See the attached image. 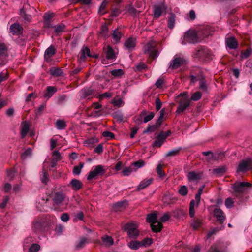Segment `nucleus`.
<instances>
[{"label":"nucleus","instance_id":"a211bd4d","mask_svg":"<svg viewBox=\"0 0 252 252\" xmlns=\"http://www.w3.org/2000/svg\"><path fill=\"white\" fill-rule=\"evenodd\" d=\"M202 174L199 172L194 171L190 172L187 175V177L189 181H195L201 177Z\"/></svg>","mask_w":252,"mask_h":252},{"label":"nucleus","instance_id":"8fccbe9b","mask_svg":"<svg viewBox=\"0 0 252 252\" xmlns=\"http://www.w3.org/2000/svg\"><path fill=\"white\" fill-rule=\"evenodd\" d=\"M32 154V150L31 148H28L21 155V158L22 159H25L30 156Z\"/></svg>","mask_w":252,"mask_h":252},{"label":"nucleus","instance_id":"f704fd0d","mask_svg":"<svg viewBox=\"0 0 252 252\" xmlns=\"http://www.w3.org/2000/svg\"><path fill=\"white\" fill-rule=\"evenodd\" d=\"M136 169H133V168L131 167H126L124 168L122 171V173L124 176H129L132 172L136 171Z\"/></svg>","mask_w":252,"mask_h":252},{"label":"nucleus","instance_id":"72a5a7b5","mask_svg":"<svg viewBox=\"0 0 252 252\" xmlns=\"http://www.w3.org/2000/svg\"><path fill=\"white\" fill-rule=\"evenodd\" d=\"M35 241V238L32 237H27L23 242V247L24 249L28 248L30 246V245H32V243H33Z\"/></svg>","mask_w":252,"mask_h":252},{"label":"nucleus","instance_id":"2eb2a0df","mask_svg":"<svg viewBox=\"0 0 252 252\" xmlns=\"http://www.w3.org/2000/svg\"><path fill=\"white\" fill-rule=\"evenodd\" d=\"M136 44V38L130 37L125 41V47L127 50H131L135 47Z\"/></svg>","mask_w":252,"mask_h":252},{"label":"nucleus","instance_id":"13d9d810","mask_svg":"<svg viewBox=\"0 0 252 252\" xmlns=\"http://www.w3.org/2000/svg\"><path fill=\"white\" fill-rule=\"evenodd\" d=\"M102 135L108 139H112L114 137V134L109 131H104L102 133Z\"/></svg>","mask_w":252,"mask_h":252},{"label":"nucleus","instance_id":"9d476101","mask_svg":"<svg viewBox=\"0 0 252 252\" xmlns=\"http://www.w3.org/2000/svg\"><path fill=\"white\" fill-rule=\"evenodd\" d=\"M167 7L164 3L155 5L154 7V17L158 18L162 14L166 13Z\"/></svg>","mask_w":252,"mask_h":252},{"label":"nucleus","instance_id":"7c9ffc66","mask_svg":"<svg viewBox=\"0 0 252 252\" xmlns=\"http://www.w3.org/2000/svg\"><path fill=\"white\" fill-rule=\"evenodd\" d=\"M87 243V240L85 237L81 238L76 243L75 248L80 249L83 248Z\"/></svg>","mask_w":252,"mask_h":252},{"label":"nucleus","instance_id":"603ef678","mask_svg":"<svg viewBox=\"0 0 252 252\" xmlns=\"http://www.w3.org/2000/svg\"><path fill=\"white\" fill-rule=\"evenodd\" d=\"M112 103L114 105L120 107L124 104V102L121 98L114 99L112 101Z\"/></svg>","mask_w":252,"mask_h":252},{"label":"nucleus","instance_id":"e2e57ef3","mask_svg":"<svg viewBox=\"0 0 252 252\" xmlns=\"http://www.w3.org/2000/svg\"><path fill=\"white\" fill-rule=\"evenodd\" d=\"M170 217L168 213H165L160 217V220L162 222H166L170 219Z\"/></svg>","mask_w":252,"mask_h":252},{"label":"nucleus","instance_id":"4468645a","mask_svg":"<svg viewBox=\"0 0 252 252\" xmlns=\"http://www.w3.org/2000/svg\"><path fill=\"white\" fill-rule=\"evenodd\" d=\"M128 205L127 201L118 202L113 206V210L116 212L120 211L125 209Z\"/></svg>","mask_w":252,"mask_h":252},{"label":"nucleus","instance_id":"c756f323","mask_svg":"<svg viewBox=\"0 0 252 252\" xmlns=\"http://www.w3.org/2000/svg\"><path fill=\"white\" fill-rule=\"evenodd\" d=\"M102 241L103 245L106 246H110L113 244L114 241L111 237L105 235L102 237Z\"/></svg>","mask_w":252,"mask_h":252},{"label":"nucleus","instance_id":"774afa93","mask_svg":"<svg viewBox=\"0 0 252 252\" xmlns=\"http://www.w3.org/2000/svg\"><path fill=\"white\" fill-rule=\"evenodd\" d=\"M156 107L157 110L160 109L162 106V103L159 98H157L156 99Z\"/></svg>","mask_w":252,"mask_h":252},{"label":"nucleus","instance_id":"412c9836","mask_svg":"<svg viewBox=\"0 0 252 252\" xmlns=\"http://www.w3.org/2000/svg\"><path fill=\"white\" fill-rule=\"evenodd\" d=\"M112 36L113 42L115 43H118L120 42V39L122 37L121 32L119 29H116L113 31Z\"/></svg>","mask_w":252,"mask_h":252},{"label":"nucleus","instance_id":"5701e85b","mask_svg":"<svg viewBox=\"0 0 252 252\" xmlns=\"http://www.w3.org/2000/svg\"><path fill=\"white\" fill-rule=\"evenodd\" d=\"M105 50L107 59L113 61L115 60L116 56L113 49L110 46H108Z\"/></svg>","mask_w":252,"mask_h":252},{"label":"nucleus","instance_id":"473e14b6","mask_svg":"<svg viewBox=\"0 0 252 252\" xmlns=\"http://www.w3.org/2000/svg\"><path fill=\"white\" fill-rule=\"evenodd\" d=\"M29 129V126L27 122H23L21 126V133L22 137H25Z\"/></svg>","mask_w":252,"mask_h":252},{"label":"nucleus","instance_id":"cd10ccee","mask_svg":"<svg viewBox=\"0 0 252 252\" xmlns=\"http://www.w3.org/2000/svg\"><path fill=\"white\" fill-rule=\"evenodd\" d=\"M153 179L152 178L149 179H145L142 181L137 187V190H140L143 189L149 185H150L152 182Z\"/></svg>","mask_w":252,"mask_h":252},{"label":"nucleus","instance_id":"f257e3e1","mask_svg":"<svg viewBox=\"0 0 252 252\" xmlns=\"http://www.w3.org/2000/svg\"><path fill=\"white\" fill-rule=\"evenodd\" d=\"M176 100L179 103V106L176 110L177 114L184 111L189 105L190 100L186 92L180 94L177 97Z\"/></svg>","mask_w":252,"mask_h":252},{"label":"nucleus","instance_id":"3c124183","mask_svg":"<svg viewBox=\"0 0 252 252\" xmlns=\"http://www.w3.org/2000/svg\"><path fill=\"white\" fill-rule=\"evenodd\" d=\"M225 206L227 208H232L234 205V201L231 198H228L225 202Z\"/></svg>","mask_w":252,"mask_h":252},{"label":"nucleus","instance_id":"bf43d9fd","mask_svg":"<svg viewBox=\"0 0 252 252\" xmlns=\"http://www.w3.org/2000/svg\"><path fill=\"white\" fill-rule=\"evenodd\" d=\"M65 29V26L63 24L58 25L55 29V32L57 34L63 32Z\"/></svg>","mask_w":252,"mask_h":252},{"label":"nucleus","instance_id":"5fc2aeb1","mask_svg":"<svg viewBox=\"0 0 252 252\" xmlns=\"http://www.w3.org/2000/svg\"><path fill=\"white\" fill-rule=\"evenodd\" d=\"M201 97V94L199 92H196L192 94L191 98L193 101H197L200 99Z\"/></svg>","mask_w":252,"mask_h":252},{"label":"nucleus","instance_id":"c03bdc74","mask_svg":"<svg viewBox=\"0 0 252 252\" xmlns=\"http://www.w3.org/2000/svg\"><path fill=\"white\" fill-rule=\"evenodd\" d=\"M202 222L199 219H195L193 220L191 224V226L194 229H197L199 227H200L201 225Z\"/></svg>","mask_w":252,"mask_h":252},{"label":"nucleus","instance_id":"4be33fe9","mask_svg":"<svg viewBox=\"0 0 252 252\" xmlns=\"http://www.w3.org/2000/svg\"><path fill=\"white\" fill-rule=\"evenodd\" d=\"M10 31L13 34H18L22 32V28L19 24L15 23L11 25Z\"/></svg>","mask_w":252,"mask_h":252},{"label":"nucleus","instance_id":"f8f14e48","mask_svg":"<svg viewBox=\"0 0 252 252\" xmlns=\"http://www.w3.org/2000/svg\"><path fill=\"white\" fill-rule=\"evenodd\" d=\"M32 229L36 234L42 232L43 229V225L41 220H37L34 221L32 226Z\"/></svg>","mask_w":252,"mask_h":252},{"label":"nucleus","instance_id":"69168bd1","mask_svg":"<svg viewBox=\"0 0 252 252\" xmlns=\"http://www.w3.org/2000/svg\"><path fill=\"white\" fill-rule=\"evenodd\" d=\"M53 160L58 161L60 159L61 155L58 151H55L53 153Z\"/></svg>","mask_w":252,"mask_h":252},{"label":"nucleus","instance_id":"c9c22d12","mask_svg":"<svg viewBox=\"0 0 252 252\" xmlns=\"http://www.w3.org/2000/svg\"><path fill=\"white\" fill-rule=\"evenodd\" d=\"M147 221L150 223L151 224L155 222L157 220V216L156 213L149 214L147 216Z\"/></svg>","mask_w":252,"mask_h":252},{"label":"nucleus","instance_id":"052dcab7","mask_svg":"<svg viewBox=\"0 0 252 252\" xmlns=\"http://www.w3.org/2000/svg\"><path fill=\"white\" fill-rule=\"evenodd\" d=\"M145 113L142 112V114L139 116H137L134 118V121L137 124H141L142 122L143 115H145Z\"/></svg>","mask_w":252,"mask_h":252},{"label":"nucleus","instance_id":"aec40b11","mask_svg":"<svg viewBox=\"0 0 252 252\" xmlns=\"http://www.w3.org/2000/svg\"><path fill=\"white\" fill-rule=\"evenodd\" d=\"M55 54V50L52 46L48 47L44 53V58L46 61H49L51 57Z\"/></svg>","mask_w":252,"mask_h":252},{"label":"nucleus","instance_id":"393cba45","mask_svg":"<svg viewBox=\"0 0 252 252\" xmlns=\"http://www.w3.org/2000/svg\"><path fill=\"white\" fill-rule=\"evenodd\" d=\"M70 184L73 190H77L82 187V183L77 179H73L70 182Z\"/></svg>","mask_w":252,"mask_h":252},{"label":"nucleus","instance_id":"f03ea898","mask_svg":"<svg viewBox=\"0 0 252 252\" xmlns=\"http://www.w3.org/2000/svg\"><path fill=\"white\" fill-rule=\"evenodd\" d=\"M200 40L195 31L189 30L184 34L182 38V44L186 45L187 43H195L199 42Z\"/></svg>","mask_w":252,"mask_h":252},{"label":"nucleus","instance_id":"2f4dec72","mask_svg":"<svg viewBox=\"0 0 252 252\" xmlns=\"http://www.w3.org/2000/svg\"><path fill=\"white\" fill-rule=\"evenodd\" d=\"M128 247L132 250H137L141 247L140 241H131L127 244Z\"/></svg>","mask_w":252,"mask_h":252},{"label":"nucleus","instance_id":"37998d69","mask_svg":"<svg viewBox=\"0 0 252 252\" xmlns=\"http://www.w3.org/2000/svg\"><path fill=\"white\" fill-rule=\"evenodd\" d=\"M40 249L39 245L37 244H32L29 248V252H37Z\"/></svg>","mask_w":252,"mask_h":252},{"label":"nucleus","instance_id":"e433bc0d","mask_svg":"<svg viewBox=\"0 0 252 252\" xmlns=\"http://www.w3.org/2000/svg\"><path fill=\"white\" fill-rule=\"evenodd\" d=\"M145 164V162L142 160H139L138 161L134 162L131 164V167L133 168V169H137L141 167H143Z\"/></svg>","mask_w":252,"mask_h":252},{"label":"nucleus","instance_id":"a18cd8bd","mask_svg":"<svg viewBox=\"0 0 252 252\" xmlns=\"http://www.w3.org/2000/svg\"><path fill=\"white\" fill-rule=\"evenodd\" d=\"M226 170L225 167L221 166L213 170V173L217 175H220L225 172Z\"/></svg>","mask_w":252,"mask_h":252},{"label":"nucleus","instance_id":"58836bf2","mask_svg":"<svg viewBox=\"0 0 252 252\" xmlns=\"http://www.w3.org/2000/svg\"><path fill=\"white\" fill-rule=\"evenodd\" d=\"M50 71L52 75L56 76H61L63 73L62 70L58 68H51Z\"/></svg>","mask_w":252,"mask_h":252},{"label":"nucleus","instance_id":"39448f33","mask_svg":"<svg viewBox=\"0 0 252 252\" xmlns=\"http://www.w3.org/2000/svg\"><path fill=\"white\" fill-rule=\"evenodd\" d=\"M156 43L150 41L144 47V52L152 58H156L158 56V52L156 48Z\"/></svg>","mask_w":252,"mask_h":252},{"label":"nucleus","instance_id":"49530a36","mask_svg":"<svg viewBox=\"0 0 252 252\" xmlns=\"http://www.w3.org/2000/svg\"><path fill=\"white\" fill-rule=\"evenodd\" d=\"M157 172L159 177L163 178L165 176L164 172L162 169V166L159 164L157 168Z\"/></svg>","mask_w":252,"mask_h":252},{"label":"nucleus","instance_id":"4d7b16f0","mask_svg":"<svg viewBox=\"0 0 252 252\" xmlns=\"http://www.w3.org/2000/svg\"><path fill=\"white\" fill-rule=\"evenodd\" d=\"M179 192L183 196L187 195L188 192L187 187L185 186H181L179 189Z\"/></svg>","mask_w":252,"mask_h":252},{"label":"nucleus","instance_id":"0e129e2a","mask_svg":"<svg viewBox=\"0 0 252 252\" xmlns=\"http://www.w3.org/2000/svg\"><path fill=\"white\" fill-rule=\"evenodd\" d=\"M220 229H221V227L219 228V227H215V228H213L210 231H209V232L207 234V236L210 237L213 234H215L217 232H218Z\"/></svg>","mask_w":252,"mask_h":252},{"label":"nucleus","instance_id":"6e6d98bb","mask_svg":"<svg viewBox=\"0 0 252 252\" xmlns=\"http://www.w3.org/2000/svg\"><path fill=\"white\" fill-rule=\"evenodd\" d=\"M154 116V112H150L148 115L145 116L143 119V122L146 123L151 120H152Z\"/></svg>","mask_w":252,"mask_h":252},{"label":"nucleus","instance_id":"a878e982","mask_svg":"<svg viewBox=\"0 0 252 252\" xmlns=\"http://www.w3.org/2000/svg\"><path fill=\"white\" fill-rule=\"evenodd\" d=\"M64 199L65 196L63 194L60 193H56L53 199L54 204L59 205L62 203Z\"/></svg>","mask_w":252,"mask_h":252},{"label":"nucleus","instance_id":"79ce46f5","mask_svg":"<svg viewBox=\"0 0 252 252\" xmlns=\"http://www.w3.org/2000/svg\"><path fill=\"white\" fill-rule=\"evenodd\" d=\"M7 47L3 43H0V57L6 55Z\"/></svg>","mask_w":252,"mask_h":252},{"label":"nucleus","instance_id":"6e6552de","mask_svg":"<svg viewBox=\"0 0 252 252\" xmlns=\"http://www.w3.org/2000/svg\"><path fill=\"white\" fill-rule=\"evenodd\" d=\"M252 169V159L248 158L241 162L237 168V172H245Z\"/></svg>","mask_w":252,"mask_h":252},{"label":"nucleus","instance_id":"338daca9","mask_svg":"<svg viewBox=\"0 0 252 252\" xmlns=\"http://www.w3.org/2000/svg\"><path fill=\"white\" fill-rule=\"evenodd\" d=\"M125 10L126 12H127L131 14H134L135 13V9L131 5L127 6Z\"/></svg>","mask_w":252,"mask_h":252},{"label":"nucleus","instance_id":"7ed1b4c3","mask_svg":"<svg viewBox=\"0 0 252 252\" xmlns=\"http://www.w3.org/2000/svg\"><path fill=\"white\" fill-rule=\"evenodd\" d=\"M106 172L105 167L101 165L93 166L88 173L87 179L90 180L93 179H96L98 177L102 176Z\"/></svg>","mask_w":252,"mask_h":252},{"label":"nucleus","instance_id":"9b49d317","mask_svg":"<svg viewBox=\"0 0 252 252\" xmlns=\"http://www.w3.org/2000/svg\"><path fill=\"white\" fill-rule=\"evenodd\" d=\"M169 134L170 132L169 131H167L165 133H160L158 136L157 139L153 143V146L154 147H160Z\"/></svg>","mask_w":252,"mask_h":252},{"label":"nucleus","instance_id":"20e7f679","mask_svg":"<svg viewBox=\"0 0 252 252\" xmlns=\"http://www.w3.org/2000/svg\"><path fill=\"white\" fill-rule=\"evenodd\" d=\"M234 192L236 193H242L252 189V185L249 182H236L233 186Z\"/></svg>","mask_w":252,"mask_h":252},{"label":"nucleus","instance_id":"09e8293b","mask_svg":"<svg viewBox=\"0 0 252 252\" xmlns=\"http://www.w3.org/2000/svg\"><path fill=\"white\" fill-rule=\"evenodd\" d=\"M141 247H146L150 245L152 243V239L150 238H146L140 241Z\"/></svg>","mask_w":252,"mask_h":252},{"label":"nucleus","instance_id":"dca6fc26","mask_svg":"<svg viewBox=\"0 0 252 252\" xmlns=\"http://www.w3.org/2000/svg\"><path fill=\"white\" fill-rule=\"evenodd\" d=\"M57 92V89L54 86H49L46 91L44 93L43 97L49 99Z\"/></svg>","mask_w":252,"mask_h":252},{"label":"nucleus","instance_id":"4c0bfd02","mask_svg":"<svg viewBox=\"0 0 252 252\" xmlns=\"http://www.w3.org/2000/svg\"><path fill=\"white\" fill-rule=\"evenodd\" d=\"M66 124L63 120H59L56 123V126L58 129H63L66 127Z\"/></svg>","mask_w":252,"mask_h":252},{"label":"nucleus","instance_id":"864d4df0","mask_svg":"<svg viewBox=\"0 0 252 252\" xmlns=\"http://www.w3.org/2000/svg\"><path fill=\"white\" fill-rule=\"evenodd\" d=\"M175 18L173 15L171 16L168 20V26L170 29H173L174 26Z\"/></svg>","mask_w":252,"mask_h":252},{"label":"nucleus","instance_id":"1a4fd4ad","mask_svg":"<svg viewBox=\"0 0 252 252\" xmlns=\"http://www.w3.org/2000/svg\"><path fill=\"white\" fill-rule=\"evenodd\" d=\"M196 55L199 58L204 60H210L213 58L212 53L207 48H202L200 50H198Z\"/></svg>","mask_w":252,"mask_h":252},{"label":"nucleus","instance_id":"c85d7f7f","mask_svg":"<svg viewBox=\"0 0 252 252\" xmlns=\"http://www.w3.org/2000/svg\"><path fill=\"white\" fill-rule=\"evenodd\" d=\"M183 62L184 61L181 58L175 56L173 61L172 68L173 69L178 68L183 64Z\"/></svg>","mask_w":252,"mask_h":252},{"label":"nucleus","instance_id":"ea45409f","mask_svg":"<svg viewBox=\"0 0 252 252\" xmlns=\"http://www.w3.org/2000/svg\"><path fill=\"white\" fill-rule=\"evenodd\" d=\"M40 179L42 183L44 184H47L49 180L48 173L44 169L43 170L42 174L40 175Z\"/></svg>","mask_w":252,"mask_h":252},{"label":"nucleus","instance_id":"423d86ee","mask_svg":"<svg viewBox=\"0 0 252 252\" xmlns=\"http://www.w3.org/2000/svg\"><path fill=\"white\" fill-rule=\"evenodd\" d=\"M125 229L126 230L127 235L130 238H136L139 234V231L138 230V225L136 223H127L125 225Z\"/></svg>","mask_w":252,"mask_h":252},{"label":"nucleus","instance_id":"ddd939ff","mask_svg":"<svg viewBox=\"0 0 252 252\" xmlns=\"http://www.w3.org/2000/svg\"><path fill=\"white\" fill-rule=\"evenodd\" d=\"M225 42L227 47L230 49H235L238 46L237 41L234 37L226 38Z\"/></svg>","mask_w":252,"mask_h":252},{"label":"nucleus","instance_id":"f3484780","mask_svg":"<svg viewBox=\"0 0 252 252\" xmlns=\"http://www.w3.org/2000/svg\"><path fill=\"white\" fill-rule=\"evenodd\" d=\"M214 215L217 218V220H219L220 223L223 222L225 219L224 214L222 211L220 209L216 208L214 210Z\"/></svg>","mask_w":252,"mask_h":252},{"label":"nucleus","instance_id":"0eeeda50","mask_svg":"<svg viewBox=\"0 0 252 252\" xmlns=\"http://www.w3.org/2000/svg\"><path fill=\"white\" fill-rule=\"evenodd\" d=\"M201 194L197 193L195 196V200H192L189 205V214L190 217H194L195 214V208H197L200 203Z\"/></svg>","mask_w":252,"mask_h":252},{"label":"nucleus","instance_id":"a19ab883","mask_svg":"<svg viewBox=\"0 0 252 252\" xmlns=\"http://www.w3.org/2000/svg\"><path fill=\"white\" fill-rule=\"evenodd\" d=\"M84 166V164L80 163L78 166H75L74 167L73 170V173L75 175H78L80 174L81 170Z\"/></svg>","mask_w":252,"mask_h":252},{"label":"nucleus","instance_id":"de8ad7c7","mask_svg":"<svg viewBox=\"0 0 252 252\" xmlns=\"http://www.w3.org/2000/svg\"><path fill=\"white\" fill-rule=\"evenodd\" d=\"M111 73L114 76H120L124 74V71L121 69H117L112 70Z\"/></svg>","mask_w":252,"mask_h":252},{"label":"nucleus","instance_id":"bb28decb","mask_svg":"<svg viewBox=\"0 0 252 252\" xmlns=\"http://www.w3.org/2000/svg\"><path fill=\"white\" fill-rule=\"evenodd\" d=\"M151 227L153 232H158L161 231L162 228V224L160 222L157 220L151 224Z\"/></svg>","mask_w":252,"mask_h":252},{"label":"nucleus","instance_id":"680f3d73","mask_svg":"<svg viewBox=\"0 0 252 252\" xmlns=\"http://www.w3.org/2000/svg\"><path fill=\"white\" fill-rule=\"evenodd\" d=\"M164 83V79L161 78H159L155 83V85L157 88H161L162 87Z\"/></svg>","mask_w":252,"mask_h":252},{"label":"nucleus","instance_id":"b1692460","mask_svg":"<svg viewBox=\"0 0 252 252\" xmlns=\"http://www.w3.org/2000/svg\"><path fill=\"white\" fill-rule=\"evenodd\" d=\"M86 57H91L90 53V50L87 47H84L80 52V61H84Z\"/></svg>","mask_w":252,"mask_h":252},{"label":"nucleus","instance_id":"6ab92c4d","mask_svg":"<svg viewBox=\"0 0 252 252\" xmlns=\"http://www.w3.org/2000/svg\"><path fill=\"white\" fill-rule=\"evenodd\" d=\"M29 4H26L22 8L20 9V15L22 16L27 21H30L32 18L30 15H29L26 13Z\"/></svg>","mask_w":252,"mask_h":252}]
</instances>
